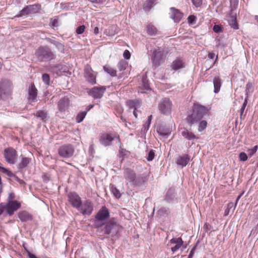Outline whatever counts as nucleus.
I'll use <instances>...</instances> for the list:
<instances>
[{"instance_id":"1","label":"nucleus","mask_w":258,"mask_h":258,"mask_svg":"<svg viewBox=\"0 0 258 258\" xmlns=\"http://www.w3.org/2000/svg\"><path fill=\"white\" fill-rule=\"evenodd\" d=\"M100 228L101 232L106 235V237L111 238L112 240L119 238L120 233L123 229V227L116 222L114 218L109 219Z\"/></svg>"},{"instance_id":"2","label":"nucleus","mask_w":258,"mask_h":258,"mask_svg":"<svg viewBox=\"0 0 258 258\" xmlns=\"http://www.w3.org/2000/svg\"><path fill=\"white\" fill-rule=\"evenodd\" d=\"M210 109L198 103H194L191 113L186 117V121L190 126L199 122L205 116L208 115Z\"/></svg>"},{"instance_id":"3","label":"nucleus","mask_w":258,"mask_h":258,"mask_svg":"<svg viewBox=\"0 0 258 258\" xmlns=\"http://www.w3.org/2000/svg\"><path fill=\"white\" fill-rule=\"evenodd\" d=\"M35 55L40 61L48 62L54 59L56 55L47 46H40L35 51Z\"/></svg>"},{"instance_id":"4","label":"nucleus","mask_w":258,"mask_h":258,"mask_svg":"<svg viewBox=\"0 0 258 258\" xmlns=\"http://www.w3.org/2000/svg\"><path fill=\"white\" fill-rule=\"evenodd\" d=\"M13 86L12 83L8 79L0 81V99L7 100L11 98Z\"/></svg>"},{"instance_id":"5","label":"nucleus","mask_w":258,"mask_h":258,"mask_svg":"<svg viewBox=\"0 0 258 258\" xmlns=\"http://www.w3.org/2000/svg\"><path fill=\"white\" fill-rule=\"evenodd\" d=\"M110 216L109 210L105 207H102L95 216L94 226L98 229L102 227Z\"/></svg>"},{"instance_id":"6","label":"nucleus","mask_w":258,"mask_h":258,"mask_svg":"<svg viewBox=\"0 0 258 258\" xmlns=\"http://www.w3.org/2000/svg\"><path fill=\"white\" fill-rule=\"evenodd\" d=\"M147 180L148 177L145 174H136L128 184L134 187H139L143 186Z\"/></svg>"},{"instance_id":"7","label":"nucleus","mask_w":258,"mask_h":258,"mask_svg":"<svg viewBox=\"0 0 258 258\" xmlns=\"http://www.w3.org/2000/svg\"><path fill=\"white\" fill-rule=\"evenodd\" d=\"M74 151V148L71 144L62 145L58 149L59 155L64 158H68L73 156Z\"/></svg>"},{"instance_id":"8","label":"nucleus","mask_w":258,"mask_h":258,"mask_svg":"<svg viewBox=\"0 0 258 258\" xmlns=\"http://www.w3.org/2000/svg\"><path fill=\"white\" fill-rule=\"evenodd\" d=\"M6 161L10 164H14L17 159V152L13 148H6L4 151Z\"/></svg>"},{"instance_id":"9","label":"nucleus","mask_w":258,"mask_h":258,"mask_svg":"<svg viewBox=\"0 0 258 258\" xmlns=\"http://www.w3.org/2000/svg\"><path fill=\"white\" fill-rule=\"evenodd\" d=\"M68 201L72 206L77 210L81 208L82 201L81 197L75 192H70L68 195Z\"/></svg>"},{"instance_id":"10","label":"nucleus","mask_w":258,"mask_h":258,"mask_svg":"<svg viewBox=\"0 0 258 258\" xmlns=\"http://www.w3.org/2000/svg\"><path fill=\"white\" fill-rule=\"evenodd\" d=\"M166 57L164 52L160 48H158L153 52L151 59L153 64H160L163 63Z\"/></svg>"},{"instance_id":"11","label":"nucleus","mask_w":258,"mask_h":258,"mask_svg":"<svg viewBox=\"0 0 258 258\" xmlns=\"http://www.w3.org/2000/svg\"><path fill=\"white\" fill-rule=\"evenodd\" d=\"M158 107L161 113L168 114L171 112L172 102L169 98H165L160 101Z\"/></svg>"},{"instance_id":"12","label":"nucleus","mask_w":258,"mask_h":258,"mask_svg":"<svg viewBox=\"0 0 258 258\" xmlns=\"http://www.w3.org/2000/svg\"><path fill=\"white\" fill-rule=\"evenodd\" d=\"M96 75L97 73L92 69L90 66H86L84 69V77L88 83L91 85L95 84Z\"/></svg>"},{"instance_id":"13","label":"nucleus","mask_w":258,"mask_h":258,"mask_svg":"<svg viewBox=\"0 0 258 258\" xmlns=\"http://www.w3.org/2000/svg\"><path fill=\"white\" fill-rule=\"evenodd\" d=\"M105 90V86L94 87L88 91V94L94 99H100L102 97Z\"/></svg>"},{"instance_id":"14","label":"nucleus","mask_w":258,"mask_h":258,"mask_svg":"<svg viewBox=\"0 0 258 258\" xmlns=\"http://www.w3.org/2000/svg\"><path fill=\"white\" fill-rule=\"evenodd\" d=\"M93 204L90 200H86L82 203L81 208L78 210L83 215H90L93 211Z\"/></svg>"},{"instance_id":"15","label":"nucleus","mask_w":258,"mask_h":258,"mask_svg":"<svg viewBox=\"0 0 258 258\" xmlns=\"http://www.w3.org/2000/svg\"><path fill=\"white\" fill-rule=\"evenodd\" d=\"M20 207L21 204L17 201H8L6 204V213L7 215L12 216Z\"/></svg>"},{"instance_id":"16","label":"nucleus","mask_w":258,"mask_h":258,"mask_svg":"<svg viewBox=\"0 0 258 258\" xmlns=\"http://www.w3.org/2000/svg\"><path fill=\"white\" fill-rule=\"evenodd\" d=\"M37 5H29L24 7L22 10L19 11L16 15L18 17L27 16L30 14L35 13L37 12L36 9Z\"/></svg>"},{"instance_id":"17","label":"nucleus","mask_w":258,"mask_h":258,"mask_svg":"<svg viewBox=\"0 0 258 258\" xmlns=\"http://www.w3.org/2000/svg\"><path fill=\"white\" fill-rule=\"evenodd\" d=\"M164 200L168 203H173L177 201L176 197L175 190L174 187H170L167 190Z\"/></svg>"},{"instance_id":"18","label":"nucleus","mask_w":258,"mask_h":258,"mask_svg":"<svg viewBox=\"0 0 258 258\" xmlns=\"http://www.w3.org/2000/svg\"><path fill=\"white\" fill-rule=\"evenodd\" d=\"M114 138L109 134H103L99 138L100 143L105 147L110 146Z\"/></svg>"},{"instance_id":"19","label":"nucleus","mask_w":258,"mask_h":258,"mask_svg":"<svg viewBox=\"0 0 258 258\" xmlns=\"http://www.w3.org/2000/svg\"><path fill=\"white\" fill-rule=\"evenodd\" d=\"M70 100L68 97L61 98L57 103V108L59 112H63L69 108Z\"/></svg>"},{"instance_id":"20","label":"nucleus","mask_w":258,"mask_h":258,"mask_svg":"<svg viewBox=\"0 0 258 258\" xmlns=\"http://www.w3.org/2000/svg\"><path fill=\"white\" fill-rule=\"evenodd\" d=\"M190 160V156L188 154H184L178 157L176 160V164L181 168H183L188 164Z\"/></svg>"},{"instance_id":"21","label":"nucleus","mask_w":258,"mask_h":258,"mask_svg":"<svg viewBox=\"0 0 258 258\" xmlns=\"http://www.w3.org/2000/svg\"><path fill=\"white\" fill-rule=\"evenodd\" d=\"M28 100L30 103L35 102L37 95V90L34 84H31L28 89Z\"/></svg>"},{"instance_id":"22","label":"nucleus","mask_w":258,"mask_h":258,"mask_svg":"<svg viewBox=\"0 0 258 258\" xmlns=\"http://www.w3.org/2000/svg\"><path fill=\"white\" fill-rule=\"evenodd\" d=\"M136 174L137 173L136 172L131 168H126L123 169V177L127 184L129 183V182L131 181V180L133 178Z\"/></svg>"},{"instance_id":"23","label":"nucleus","mask_w":258,"mask_h":258,"mask_svg":"<svg viewBox=\"0 0 258 258\" xmlns=\"http://www.w3.org/2000/svg\"><path fill=\"white\" fill-rule=\"evenodd\" d=\"M157 132L160 136L167 138L170 135L171 130L169 127L161 125L157 128Z\"/></svg>"},{"instance_id":"24","label":"nucleus","mask_w":258,"mask_h":258,"mask_svg":"<svg viewBox=\"0 0 258 258\" xmlns=\"http://www.w3.org/2000/svg\"><path fill=\"white\" fill-rule=\"evenodd\" d=\"M143 89L146 90H150L151 88L149 81L147 79L146 75H143L142 78V84L141 86L139 87L138 92L140 93H144L145 92L143 91Z\"/></svg>"},{"instance_id":"25","label":"nucleus","mask_w":258,"mask_h":258,"mask_svg":"<svg viewBox=\"0 0 258 258\" xmlns=\"http://www.w3.org/2000/svg\"><path fill=\"white\" fill-rule=\"evenodd\" d=\"M170 18L176 23L179 22L182 18V14L177 9L171 8Z\"/></svg>"},{"instance_id":"26","label":"nucleus","mask_w":258,"mask_h":258,"mask_svg":"<svg viewBox=\"0 0 258 258\" xmlns=\"http://www.w3.org/2000/svg\"><path fill=\"white\" fill-rule=\"evenodd\" d=\"M52 70L56 72L57 76H61L66 73L71 74V73L66 66H53Z\"/></svg>"},{"instance_id":"27","label":"nucleus","mask_w":258,"mask_h":258,"mask_svg":"<svg viewBox=\"0 0 258 258\" xmlns=\"http://www.w3.org/2000/svg\"><path fill=\"white\" fill-rule=\"evenodd\" d=\"M46 40H47V41L48 42L54 45L55 46V47L56 48V49L60 52H61L62 53H64L65 52L64 45L62 43H61L58 41H56L54 39L49 38H47Z\"/></svg>"},{"instance_id":"28","label":"nucleus","mask_w":258,"mask_h":258,"mask_svg":"<svg viewBox=\"0 0 258 258\" xmlns=\"http://www.w3.org/2000/svg\"><path fill=\"white\" fill-rule=\"evenodd\" d=\"M181 134L183 137L188 141L199 139V137H197L194 133L188 131L186 128H184L183 130L181 132Z\"/></svg>"},{"instance_id":"29","label":"nucleus","mask_w":258,"mask_h":258,"mask_svg":"<svg viewBox=\"0 0 258 258\" xmlns=\"http://www.w3.org/2000/svg\"><path fill=\"white\" fill-rule=\"evenodd\" d=\"M18 217L22 222H26L27 221L31 220L32 216L25 211H23L19 212Z\"/></svg>"},{"instance_id":"30","label":"nucleus","mask_w":258,"mask_h":258,"mask_svg":"<svg viewBox=\"0 0 258 258\" xmlns=\"http://www.w3.org/2000/svg\"><path fill=\"white\" fill-rule=\"evenodd\" d=\"M31 161V159L27 157H22L20 163L17 165L19 170H23L25 168Z\"/></svg>"},{"instance_id":"31","label":"nucleus","mask_w":258,"mask_h":258,"mask_svg":"<svg viewBox=\"0 0 258 258\" xmlns=\"http://www.w3.org/2000/svg\"><path fill=\"white\" fill-rule=\"evenodd\" d=\"M213 84L214 87V92L215 93H218L220 90L222 80L219 77H215L213 79Z\"/></svg>"},{"instance_id":"32","label":"nucleus","mask_w":258,"mask_h":258,"mask_svg":"<svg viewBox=\"0 0 258 258\" xmlns=\"http://www.w3.org/2000/svg\"><path fill=\"white\" fill-rule=\"evenodd\" d=\"M156 0H147L143 4V9L145 11H149L156 5Z\"/></svg>"},{"instance_id":"33","label":"nucleus","mask_w":258,"mask_h":258,"mask_svg":"<svg viewBox=\"0 0 258 258\" xmlns=\"http://www.w3.org/2000/svg\"><path fill=\"white\" fill-rule=\"evenodd\" d=\"M118 32V29L116 25H111L105 30L106 35L108 36H113Z\"/></svg>"},{"instance_id":"34","label":"nucleus","mask_w":258,"mask_h":258,"mask_svg":"<svg viewBox=\"0 0 258 258\" xmlns=\"http://www.w3.org/2000/svg\"><path fill=\"white\" fill-rule=\"evenodd\" d=\"M126 104L130 108H134L135 110L140 106V102L137 100H129L127 101Z\"/></svg>"},{"instance_id":"35","label":"nucleus","mask_w":258,"mask_h":258,"mask_svg":"<svg viewBox=\"0 0 258 258\" xmlns=\"http://www.w3.org/2000/svg\"><path fill=\"white\" fill-rule=\"evenodd\" d=\"M170 213V210L168 208L162 207L157 211V214L160 217L168 216Z\"/></svg>"},{"instance_id":"36","label":"nucleus","mask_w":258,"mask_h":258,"mask_svg":"<svg viewBox=\"0 0 258 258\" xmlns=\"http://www.w3.org/2000/svg\"><path fill=\"white\" fill-rule=\"evenodd\" d=\"M35 116L40 118L42 121H46L47 119V113L44 110H38L36 112Z\"/></svg>"},{"instance_id":"37","label":"nucleus","mask_w":258,"mask_h":258,"mask_svg":"<svg viewBox=\"0 0 258 258\" xmlns=\"http://www.w3.org/2000/svg\"><path fill=\"white\" fill-rule=\"evenodd\" d=\"M228 23L231 28L235 30L238 29V25L235 16H230L228 20Z\"/></svg>"},{"instance_id":"38","label":"nucleus","mask_w":258,"mask_h":258,"mask_svg":"<svg viewBox=\"0 0 258 258\" xmlns=\"http://www.w3.org/2000/svg\"><path fill=\"white\" fill-rule=\"evenodd\" d=\"M110 190L113 196L117 199H119L121 197V194L119 190L116 188V187L113 184H110Z\"/></svg>"},{"instance_id":"39","label":"nucleus","mask_w":258,"mask_h":258,"mask_svg":"<svg viewBox=\"0 0 258 258\" xmlns=\"http://www.w3.org/2000/svg\"><path fill=\"white\" fill-rule=\"evenodd\" d=\"M103 69L105 72L109 74L111 77L116 76V71L112 69L110 66H103Z\"/></svg>"},{"instance_id":"40","label":"nucleus","mask_w":258,"mask_h":258,"mask_svg":"<svg viewBox=\"0 0 258 258\" xmlns=\"http://www.w3.org/2000/svg\"><path fill=\"white\" fill-rule=\"evenodd\" d=\"M147 32L150 35H154L157 33V30L156 28L151 24H149L147 26Z\"/></svg>"},{"instance_id":"41","label":"nucleus","mask_w":258,"mask_h":258,"mask_svg":"<svg viewBox=\"0 0 258 258\" xmlns=\"http://www.w3.org/2000/svg\"><path fill=\"white\" fill-rule=\"evenodd\" d=\"M86 111H82L78 114L76 117V120L78 123L81 122L86 115Z\"/></svg>"},{"instance_id":"42","label":"nucleus","mask_w":258,"mask_h":258,"mask_svg":"<svg viewBox=\"0 0 258 258\" xmlns=\"http://www.w3.org/2000/svg\"><path fill=\"white\" fill-rule=\"evenodd\" d=\"M207 121L205 120H200L198 125V131L202 132L203 131L207 126Z\"/></svg>"},{"instance_id":"43","label":"nucleus","mask_w":258,"mask_h":258,"mask_svg":"<svg viewBox=\"0 0 258 258\" xmlns=\"http://www.w3.org/2000/svg\"><path fill=\"white\" fill-rule=\"evenodd\" d=\"M0 172L6 174L7 176L10 177L14 176V174L11 171L4 167H0Z\"/></svg>"},{"instance_id":"44","label":"nucleus","mask_w":258,"mask_h":258,"mask_svg":"<svg viewBox=\"0 0 258 258\" xmlns=\"http://www.w3.org/2000/svg\"><path fill=\"white\" fill-rule=\"evenodd\" d=\"M170 243L175 244V245H179L181 246L183 244V241L181 237L173 238L170 240Z\"/></svg>"},{"instance_id":"45","label":"nucleus","mask_w":258,"mask_h":258,"mask_svg":"<svg viewBox=\"0 0 258 258\" xmlns=\"http://www.w3.org/2000/svg\"><path fill=\"white\" fill-rule=\"evenodd\" d=\"M119 153L120 155V157H121L122 159L124 158L127 157L130 154V152L123 148H120L119 149Z\"/></svg>"},{"instance_id":"46","label":"nucleus","mask_w":258,"mask_h":258,"mask_svg":"<svg viewBox=\"0 0 258 258\" xmlns=\"http://www.w3.org/2000/svg\"><path fill=\"white\" fill-rule=\"evenodd\" d=\"M258 146L257 145L254 146L252 148L249 149L247 150V156L251 157L257 151Z\"/></svg>"},{"instance_id":"47","label":"nucleus","mask_w":258,"mask_h":258,"mask_svg":"<svg viewBox=\"0 0 258 258\" xmlns=\"http://www.w3.org/2000/svg\"><path fill=\"white\" fill-rule=\"evenodd\" d=\"M197 17L195 16L194 15H190L187 18V21L189 24L190 25H193L195 24L197 21Z\"/></svg>"},{"instance_id":"48","label":"nucleus","mask_w":258,"mask_h":258,"mask_svg":"<svg viewBox=\"0 0 258 258\" xmlns=\"http://www.w3.org/2000/svg\"><path fill=\"white\" fill-rule=\"evenodd\" d=\"M43 82L47 85H49L50 77L48 74H44L42 76Z\"/></svg>"},{"instance_id":"49","label":"nucleus","mask_w":258,"mask_h":258,"mask_svg":"<svg viewBox=\"0 0 258 258\" xmlns=\"http://www.w3.org/2000/svg\"><path fill=\"white\" fill-rule=\"evenodd\" d=\"M155 157V151L153 150H151L148 154L147 160L149 161H152Z\"/></svg>"},{"instance_id":"50","label":"nucleus","mask_w":258,"mask_h":258,"mask_svg":"<svg viewBox=\"0 0 258 258\" xmlns=\"http://www.w3.org/2000/svg\"><path fill=\"white\" fill-rule=\"evenodd\" d=\"M150 124H151V123L147 122V121H146V122L144 123L143 126L142 127V128L141 129L142 133H143L144 134H146L147 132V131H148V130L149 129Z\"/></svg>"},{"instance_id":"51","label":"nucleus","mask_w":258,"mask_h":258,"mask_svg":"<svg viewBox=\"0 0 258 258\" xmlns=\"http://www.w3.org/2000/svg\"><path fill=\"white\" fill-rule=\"evenodd\" d=\"M239 158L240 161H245L247 160L248 156L244 152H241L239 155Z\"/></svg>"},{"instance_id":"52","label":"nucleus","mask_w":258,"mask_h":258,"mask_svg":"<svg viewBox=\"0 0 258 258\" xmlns=\"http://www.w3.org/2000/svg\"><path fill=\"white\" fill-rule=\"evenodd\" d=\"M198 243V241L197 242V243L194 245V246L191 249L187 258H192V257L194 256V253H195V251L197 249Z\"/></svg>"},{"instance_id":"53","label":"nucleus","mask_w":258,"mask_h":258,"mask_svg":"<svg viewBox=\"0 0 258 258\" xmlns=\"http://www.w3.org/2000/svg\"><path fill=\"white\" fill-rule=\"evenodd\" d=\"M85 29V27L84 25L80 26L77 28L76 33L78 34H81L84 32Z\"/></svg>"},{"instance_id":"54","label":"nucleus","mask_w":258,"mask_h":258,"mask_svg":"<svg viewBox=\"0 0 258 258\" xmlns=\"http://www.w3.org/2000/svg\"><path fill=\"white\" fill-rule=\"evenodd\" d=\"M237 204V203H236V202H235V204H234L232 202H230L227 205V208H228L230 210H232V211H234L236 208Z\"/></svg>"},{"instance_id":"55","label":"nucleus","mask_w":258,"mask_h":258,"mask_svg":"<svg viewBox=\"0 0 258 258\" xmlns=\"http://www.w3.org/2000/svg\"><path fill=\"white\" fill-rule=\"evenodd\" d=\"M12 177H14V179L19 183L21 185H25L26 184V182L22 179L19 178L17 176H16L15 174H14V176H13Z\"/></svg>"},{"instance_id":"56","label":"nucleus","mask_w":258,"mask_h":258,"mask_svg":"<svg viewBox=\"0 0 258 258\" xmlns=\"http://www.w3.org/2000/svg\"><path fill=\"white\" fill-rule=\"evenodd\" d=\"M58 21L56 19H51L50 20L51 26L53 27H56L58 26Z\"/></svg>"},{"instance_id":"57","label":"nucleus","mask_w":258,"mask_h":258,"mask_svg":"<svg viewBox=\"0 0 258 258\" xmlns=\"http://www.w3.org/2000/svg\"><path fill=\"white\" fill-rule=\"evenodd\" d=\"M193 5L197 8L200 7L202 4V0H191Z\"/></svg>"},{"instance_id":"58","label":"nucleus","mask_w":258,"mask_h":258,"mask_svg":"<svg viewBox=\"0 0 258 258\" xmlns=\"http://www.w3.org/2000/svg\"><path fill=\"white\" fill-rule=\"evenodd\" d=\"M213 31L215 33H220L222 31L221 27L218 25H215L213 28Z\"/></svg>"},{"instance_id":"59","label":"nucleus","mask_w":258,"mask_h":258,"mask_svg":"<svg viewBox=\"0 0 258 258\" xmlns=\"http://www.w3.org/2000/svg\"><path fill=\"white\" fill-rule=\"evenodd\" d=\"M123 57L126 59H128L131 57V53L128 50H125L123 53Z\"/></svg>"},{"instance_id":"60","label":"nucleus","mask_w":258,"mask_h":258,"mask_svg":"<svg viewBox=\"0 0 258 258\" xmlns=\"http://www.w3.org/2000/svg\"><path fill=\"white\" fill-rule=\"evenodd\" d=\"M172 64H183V62L180 58H177L173 62Z\"/></svg>"},{"instance_id":"61","label":"nucleus","mask_w":258,"mask_h":258,"mask_svg":"<svg viewBox=\"0 0 258 258\" xmlns=\"http://www.w3.org/2000/svg\"><path fill=\"white\" fill-rule=\"evenodd\" d=\"M252 84L250 82H248L245 86V92H249V90L252 88Z\"/></svg>"},{"instance_id":"62","label":"nucleus","mask_w":258,"mask_h":258,"mask_svg":"<svg viewBox=\"0 0 258 258\" xmlns=\"http://www.w3.org/2000/svg\"><path fill=\"white\" fill-rule=\"evenodd\" d=\"M5 210H6V205L4 206V205H3L2 203H1L0 204V215H2V214L3 213L4 211Z\"/></svg>"},{"instance_id":"63","label":"nucleus","mask_w":258,"mask_h":258,"mask_svg":"<svg viewBox=\"0 0 258 258\" xmlns=\"http://www.w3.org/2000/svg\"><path fill=\"white\" fill-rule=\"evenodd\" d=\"M181 247L179 245H175L174 246L171 247V250L174 253Z\"/></svg>"},{"instance_id":"64","label":"nucleus","mask_w":258,"mask_h":258,"mask_svg":"<svg viewBox=\"0 0 258 258\" xmlns=\"http://www.w3.org/2000/svg\"><path fill=\"white\" fill-rule=\"evenodd\" d=\"M184 66H172V70H178L180 69H181L183 68Z\"/></svg>"}]
</instances>
